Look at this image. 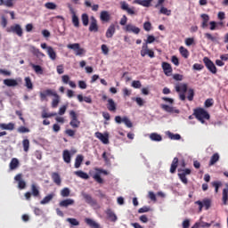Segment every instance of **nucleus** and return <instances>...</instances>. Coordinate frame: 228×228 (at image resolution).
<instances>
[{
    "instance_id": "obj_1",
    "label": "nucleus",
    "mask_w": 228,
    "mask_h": 228,
    "mask_svg": "<svg viewBox=\"0 0 228 228\" xmlns=\"http://www.w3.org/2000/svg\"><path fill=\"white\" fill-rule=\"evenodd\" d=\"M194 116L200 120V122H201V124H204V119L209 120V113L202 108L194 110Z\"/></svg>"
},
{
    "instance_id": "obj_2",
    "label": "nucleus",
    "mask_w": 228,
    "mask_h": 228,
    "mask_svg": "<svg viewBox=\"0 0 228 228\" xmlns=\"http://www.w3.org/2000/svg\"><path fill=\"white\" fill-rule=\"evenodd\" d=\"M5 31L7 33H13L17 35V37H21L24 35V30L22 29V26L20 24H13L11 27H7Z\"/></svg>"
},
{
    "instance_id": "obj_3",
    "label": "nucleus",
    "mask_w": 228,
    "mask_h": 228,
    "mask_svg": "<svg viewBox=\"0 0 228 228\" xmlns=\"http://www.w3.org/2000/svg\"><path fill=\"white\" fill-rule=\"evenodd\" d=\"M67 47L68 49L75 51L76 56H83V54L86 53V51L84 48H81V45H79L78 43L69 44Z\"/></svg>"
},
{
    "instance_id": "obj_4",
    "label": "nucleus",
    "mask_w": 228,
    "mask_h": 228,
    "mask_svg": "<svg viewBox=\"0 0 228 228\" xmlns=\"http://www.w3.org/2000/svg\"><path fill=\"white\" fill-rule=\"evenodd\" d=\"M69 117L71 118L70 122H69V126H71V127H73V129H77V127H79V126H81V121H79V118H77V113H76V111L74 110H70L69 111Z\"/></svg>"
},
{
    "instance_id": "obj_5",
    "label": "nucleus",
    "mask_w": 228,
    "mask_h": 228,
    "mask_svg": "<svg viewBox=\"0 0 228 228\" xmlns=\"http://www.w3.org/2000/svg\"><path fill=\"white\" fill-rule=\"evenodd\" d=\"M203 63L205 64V67L211 72V74H216L218 72V69H216V66L215 65V62L209 59V57H204L203 58Z\"/></svg>"
},
{
    "instance_id": "obj_6",
    "label": "nucleus",
    "mask_w": 228,
    "mask_h": 228,
    "mask_svg": "<svg viewBox=\"0 0 228 228\" xmlns=\"http://www.w3.org/2000/svg\"><path fill=\"white\" fill-rule=\"evenodd\" d=\"M178 177L183 184H188V178H186V175H190L191 174V169L190 168H185V169H178Z\"/></svg>"
},
{
    "instance_id": "obj_7",
    "label": "nucleus",
    "mask_w": 228,
    "mask_h": 228,
    "mask_svg": "<svg viewBox=\"0 0 228 228\" xmlns=\"http://www.w3.org/2000/svg\"><path fill=\"white\" fill-rule=\"evenodd\" d=\"M68 8L69 10V12L72 15L71 20L72 24L75 28H79V17L76 14V11L74 10V7H72V4H68Z\"/></svg>"
},
{
    "instance_id": "obj_8",
    "label": "nucleus",
    "mask_w": 228,
    "mask_h": 228,
    "mask_svg": "<svg viewBox=\"0 0 228 228\" xmlns=\"http://www.w3.org/2000/svg\"><path fill=\"white\" fill-rule=\"evenodd\" d=\"M97 172L98 173H95L93 175V179H94V181L98 183V184H104V179L101 177V174H103L104 175H108V171L104 169H97Z\"/></svg>"
},
{
    "instance_id": "obj_9",
    "label": "nucleus",
    "mask_w": 228,
    "mask_h": 228,
    "mask_svg": "<svg viewBox=\"0 0 228 228\" xmlns=\"http://www.w3.org/2000/svg\"><path fill=\"white\" fill-rule=\"evenodd\" d=\"M19 82L21 83L22 79L18 78V79H13V78H6L4 80V85H5V86H19Z\"/></svg>"
},
{
    "instance_id": "obj_10",
    "label": "nucleus",
    "mask_w": 228,
    "mask_h": 228,
    "mask_svg": "<svg viewBox=\"0 0 228 228\" xmlns=\"http://www.w3.org/2000/svg\"><path fill=\"white\" fill-rule=\"evenodd\" d=\"M196 204H198L200 211H202L204 207L206 209H209V208H211V200L205 199L203 201L198 200L196 201Z\"/></svg>"
},
{
    "instance_id": "obj_11",
    "label": "nucleus",
    "mask_w": 228,
    "mask_h": 228,
    "mask_svg": "<svg viewBox=\"0 0 228 228\" xmlns=\"http://www.w3.org/2000/svg\"><path fill=\"white\" fill-rule=\"evenodd\" d=\"M82 197L86 204H89V206H97V200H94V198H92V195L82 192Z\"/></svg>"
},
{
    "instance_id": "obj_12",
    "label": "nucleus",
    "mask_w": 228,
    "mask_h": 228,
    "mask_svg": "<svg viewBox=\"0 0 228 228\" xmlns=\"http://www.w3.org/2000/svg\"><path fill=\"white\" fill-rule=\"evenodd\" d=\"M89 31L91 33H97L99 31V25L97 24V20L95 17H91V23L89 25Z\"/></svg>"
},
{
    "instance_id": "obj_13",
    "label": "nucleus",
    "mask_w": 228,
    "mask_h": 228,
    "mask_svg": "<svg viewBox=\"0 0 228 228\" xmlns=\"http://www.w3.org/2000/svg\"><path fill=\"white\" fill-rule=\"evenodd\" d=\"M94 136H96L98 140H101V142L104 143V145H108V143H110V137L108 136V134H103L101 132H96L94 134Z\"/></svg>"
},
{
    "instance_id": "obj_14",
    "label": "nucleus",
    "mask_w": 228,
    "mask_h": 228,
    "mask_svg": "<svg viewBox=\"0 0 228 228\" xmlns=\"http://www.w3.org/2000/svg\"><path fill=\"white\" fill-rule=\"evenodd\" d=\"M14 181L18 183V188L20 190H24L26 188V181L22 180V174H18L14 177Z\"/></svg>"
},
{
    "instance_id": "obj_15",
    "label": "nucleus",
    "mask_w": 228,
    "mask_h": 228,
    "mask_svg": "<svg viewBox=\"0 0 228 228\" xmlns=\"http://www.w3.org/2000/svg\"><path fill=\"white\" fill-rule=\"evenodd\" d=\"M121 9H123L125 12H126V13H128V15H135L136 12H134V7L133 8H129V4H127V3L126 2H121Z\"/></svg>"
},
{
    "instance_id": "obj_16",
    "label": "nucleus",
    "mask_w": 228,
    "mask_h": 228,
    "mask_svg": "<svg viewBox=\"0 0 228 228\" xmlns=\"http://www.w3.org/2000/svg\"><path fill=\"white\" fill-rule=\"evenodd\" d=\"M107 110L111 111V113H115L117 111V103H115V101L111 98L107 101Z\"/></svg>"
},
{
    "instance_id": "obj_17",
    "label": "nucleus",
    "mask_w": 228,
    "mask_h": 228,
    "mask_svg": "<svg viewBox=\"0 0 228 228\" xmlns=\"http://www.w3.org/2000/svg\"><path fill=\"white\" fill-rule=\"evenodd\" d=\"M125 31L128 33H134V35H138L140 33V28L133 24H127L125 28Z\"/></svg>"
},
{
    "instance_id": "obj_18",
    "label": "nucleus",
    "mask_w": 228,
    "mask_h": 228,
    "mask_svg": "<svg viewBox=\"0 0 228 228\" xmlns=\"http://www.w3.org/2000/svg\"><path fill=\"white\" fill-rule=\"evenodd\" d=\"M76 201L73 199H66L59 202L60 208H69V206H74Z\"/></svg>"
},
{
    "instance_id": "obj_19",
    "label": "nucleus",
    "mask_w": 228,
    "mask_h": 228,
    "mask_svg": "<svg viewBox=\"0 0 228 228\" xmlns=\"http://www.w3.org/2000/svg\"><path fill=\"white\" fill-rule=\"evenodd\" d=\"M162 69L164 70L165 76H172V65L168 62H162Z\"/></svg>"
},
{
    "instance_id": "obj_20",
    "label": "nucleus",
    "mask_w": 228,
    "mask_h": 228,
    "mask_svg": "<svg viewBox=\"0 0 228 228\" xmlns=\"http://www.w3.org/2000/svg\"><path fill=\"white\" fill-rule=\"evenodd\" d=\"M100 20L102 22H110V20H111V15L108 11H102L100 13Z\"/></svg>"
},
{
    "instance_id": "obj_21",
    "label": "nucleus",
    "mask_w": 228,
    "mask_h": 228,
    "mask_svg": "<svg viewBox=\"0 0 228 228\" xmlns=\"http://www.w3.org/2000/svg\"><path fill=\"white\" fill-rule=\"evenodd\" d=\"M52 97H54L52 101V108H58V104H60V94L56 93V91H53V94H52Z\"/></svg>"
},
{
    "instance_id": "obj_22",
    "label": "nucleus",
    "mask_w": 228,
    "mask_h": 228,
    "mask_svg": "<svg viewBox=\"0 0 228 228\" xmlns=\"http://www.w3.org/2000/svg\"><path fill=\"white\" fill-rule=\"evenodd\" d=\"M54 93V90L53 89H46L44 92H41L39 94V97L41 101H45V99H47V97L52 96L53 94Z\"/></svg>"
},
{
    "instance_id": "obj_23",
    "label": "nucleus",
    "mask_w": 228,
    "mask_h": 228,
    "mask_svg": "<svg viewBox=\"0 0 228 228\" xmlns=\"http://www.w3.org/2000/svg\"><path fill=\"white\" fill-rule=\"evenodd\" d=\"M177 167H179V159L177 157H175L171 163V167L169 170L170 174H175V171L177 170Z\"/></svg>"
},
{
    "instance_id": "obj_24",
    "label": "nucleus",
    "mask_w": 228,
    "mask_h": 228,
    "mask_svg": "<svg viewBox=\"0 0 228 228\" xmlns=\"http://www.w3.org/2000/svg\"><path fill=\"white\" fill-rule=\"evenodd\" d=\"M115 31H116L115 24H110L105 34L106 38H113V36L115 35Z\"/></svg>"
},
{
    "instance_id": "obj_25",
    "label": "nucleus",
    "mask_w": 228,
    "mask_h": 228,
    "mask_svg": "<svg viewBox=\"0 0 228 228\" xmlns=\"http://www.w3.org/2000/svg\"><path fill=\"white\" fill-rule=\"evenodd\" d=\"M55 195L56 194H54V192L48 194L40 201V204H42L43 206L45 204H49L50 201L53 200V199H54Z\"/></svg>"
},
{
    "instance_id": "obj_26",
    "label": "nucleus",
    "mask_w": 228,
    "mask_h": 228,
    "mask_svg": "<svg viewBox=\"0 0 228 228\" xmlns=\"http://www.w3.org/2000/svg\"><path fill=\"white\" fill-rule=\"evenodd\" d=\"M62 158L65 163H70V161H72V156L70 155V151H69V150L63 151Z\"/></svg>"
},
{
    "instance_id": "obj_27",
    "label": "nucleus",
    "mask_w": 228,
    "mask_h": 228,
    "mask_svg": "<svg viewBox=\"0 0 228 228\" xmlns=\"http://www.w3.org/2000/svg\"><path fill=\"white\" fill-rule=\"evenodd\" d=\"M0 129H4L6 131H13L15 129V124H13V123H9V124L1 123L0 124Z\"/></svg>"
},
{
    "instance_id": "obj_28",
    "label": "nucleus",
    "mask_w": 228,
    "mask_h": 228,
    "mask_svg": "<svg viewBox=\"0 0 228 228\" xmlns=\"http://www.w3.org/2000/svg\"><path fill=\"white\" fill-rule=\"evenodd\" d=\"M85 222H86V224H88L89 227H91V228H101V224H99L97 222H95V221L93 220V219L86 218V219H85Z\"/></svg>"
},
{
    "instance_id": "obj_29",
    "label": "nucleus",
    "mask_w": 228,
    "mask_h": 228,
    "mask_svg": "<svg viewBox=\"0 0 228 228\" xmlns=\"http://www.w3.org/2000/svg\"><path fill=\"white\" fill-rule=\"evenodd\" d=\"M19 165H20L19 159H17V158L12 159V160L9 164L10 170H15V169L19 168Z\"/></svg>"
},
{
    "instance_id": "obj_30",
    "label": "nucleus",
    "mask_w": 228,
    "mask_h": 228,
    "mask_svg": "<svg viewBox=\"0 0 228 228\" xmlns=\"http://www.w3.org/2000/svg\"><path fill=\"white\" fill-rule=\"evenodd\" d=\"M176 92H182V94H186L188 92V85L187 84H180L175 86Z\"/></svg>"
},
{
    "instance_id": "obj_31",
    "label": "nucleus",
    "mask_w": 228,
    "mask_h": 228,
    "mask_svg": "<svg viewBox=\"0 0 228 228\" xmlns=\"http://www.w3.org/2000/svg\"><path fill=\"white\" fill-rule=\"evenodd\" d=\"M134 3H135V4L144 6L145 8H149V6H151V3H152V0H134Z\"/></svg>"
},
{
    "instance_id": "obj_32",
    "label": "nucleus",
    "mask_w": 228,
    "mask_h": 228,
    "mask_svg": "<svg viewBox=\"0 0 228 228\" xmlns=\"http://www.w3.org/2000/svg\"><path fill=\"white\" fill-rule=\"evenodd\" d=\"M225 189L223 190V198H222V201L224 206H227V202H228V183L225 184Z\"/></svg>"
},
{
    "instance_id": "obj_33",
    "label": "nucleus",
    "mask_w": 228,
    "mask_h": 228,
    "mask_svg": "<svg viewBox=\"0 0 228 228\" xmlns=\"http://www.w3.org/2000/svg\"><path fill=\"white\" fill-rule=\"evenodd\" d=\"M200 17L202 19L201 28L203 29H206V28L208 27V22H209V15L203 13L200 15Z\"/></svg>"
},
{
    "instance_id": "obj_34",
    "label": "nucleus",
    "mask_w": 228,
    "mask_h": 228,
    "mask_svg": "<svg viewBox=\"0 0 228 228\" xmlns=\"http://www.w3.org/2000/svg\"><path fill=\"white\" fill-rule=\"evenodd\" d=\"M52 179H53V183L55 184H57V186L61 185V177L60 176V175L58 173H53Z\"/></svg>"
},
{
    "instance_id": "obj_35",
    "label": "nucleus",
    "mask_w": 228,
    "mask_h": 228,
    "mask_svg": "<svg viewBox=\"0 0 228 228\" xmlns=\"http://www.w3.org/2000/svg\"><path fill=\"white\" fill-rule=\"evenodd\" d=\"M102 158L104 159L106 165H111L110 159H113V156L111 154H108L106 151H104Z\"/></svg>"
},
{
    "instance_id": "obj_36",
    "label": "nucleus",
    "mask_w": 228,
    "mask_h": 228,
    "mask_svg": "<svg viewBox=\"0 0 228 228\" xmlns=\"http://www.w3.org/2000/svg\"><path fill=\"white\" fill-rule=\"evenodd\" d=\"M220 160V155L218 153L213 154V156L210 158V161L208 163L209 167H213L217 161Z\"/></svg>"
},
{
    "instance_id": "obj_37",
    "label": "nucleus",
    "mask_w": 228,
    "mask_h": 228,
    "mask_svg": "<svg viewBox=\"0 0 228 228\" xmlns=\"http://www.w3.org/2000/svg\"><path fill=\"white\" fill-rule=\"evenodd\" d=\"M30 52L32 53V54H34L35 56H37V57L45 56V54H44V53L40 52V50L35 46H30Z\"/></svg>"
},
{
    "instance_id": "obj_38",
    "label": "nucleus",
    "mask_w": 228,
    "mask_h": 228,
    "mask_svg": "<svg viewBox=\"0 0 228 228\" xmlns=\"http://www.w3.org/2000/svg\"><path fill=\"white\" fill-rule=\"evenodd\" d=\"M31 192L33 197H40V190L35 183L31 184Z\"/></svg>"
},
{
    "instance_id": "obj_39",
    "label": "nucleus",
    "mask_w": 228,
    "mask_h": 228,
    "mask_svg": "<svg viewBox=\"0 0 228 228\" xmlns=\"http://www.w3.org/2000/svg\"><path fill=\"white\" fill-rule=\"evenodd\" d=\"M84 159H85V157H83V155H77L75 159V168H79Z\"/></svg>"
},
{
    "instance_id": "obj_40",
    "label": "nucleus",
    "mask_w": 228,
    "mask_h": 228,
    "mask_svg": "<svg viewBox=\"0 0 228 228\" xmlns=\"http://www.w3.org/2000/svg\"><path fill=\"white\" fill-rule=\"evenodd\" d=\"M47 54L51 58V60H56V52H54L53 46L47 47Z\"/></svg>"
},
{
    "instance_id": "obj_41",
    "label": "nucleus",
    "mask_w": 228,
    "mask_h": 228,
    "mask_svg": "<svg viewBox=\"0 0 228 228\" xmlns=\"http://www.w3.org/2000/svg\"><path fill=\"white\" fill-rule=\"evenodd\" d=\"M147 54H148V56L150 57V58H154L156 55L154 54V51H152L151 49H150V50H147L146 52L145 51H141V56L142 57V58H145V56H147Z\"/></svg>"
},
{
    "instance_id": "obj_42",
    "label": "nucleus",
    "mask_w": 228,
    "mask_h": 228,
    "mask_svg": "<svg viewBox=\"0 0 228 228\" xmlns=\"http://www.w3.org/2000/svg\"><path fill=\"white\" fill-rule=\"evenodd\" d=\"M106 215H107L108 218H110V220H111V222H117V215H115V213L113 211H111V209H108L106 211Z\"/></svg>"
},
{
    "instance_id": "obj_43",
    "label": "nucleus",
    "mask_w": 228,
    "mask_h": 228,
    "mask_svg": "<svg viewBox=\"0 0 228 228\" xmlns=\"http://www.w3.org/2000/svg\"><path fill=\"white\" fill-rule=\"evenodd\" d=\"M75 175L80 177V179H90V175L84 171H75Z\"/></svg>"
},
{
    "instance_id": "obj_44",
    "label": "nucleus",
    "mask_w": 228,
    "mask_h": 228,
    "mask_svg": "<svg viewBox=\"0 0 228 228\" xmlns=\"http://www.w3.org/2000/svg\"><path fill=\"white\" fill-rule=\"evenodd\" d=\"M30 66L32 67L33 70H35L36 74H44V69H42V66L33 63H30Z\"/></svg>"
},
{
    "instance_id": "obj_45",
    "label": "nucleus",
    "mask_w": 228,
    "mask_h": 228,
    "mask_svg": "<svg viewBox=\"0 0 228 228\" xmlns=\"http://www.w3.org/2000/svg\"><path fill=\"white\" fill-rule=\"evenodd\" d=\"M150 138L152 140V142H161V140H163V137L157 133L151 134Z\"/></svg>"
},
{
    "instance_id": "obj_46",
    "label": "nucleus",
    "mask_w": 228,
    "mask_h": 228,
    "mask_svg": "<svg viewBox=\"0 0 228 228\" xmlns=\"http://www.w3.org/2000/svg\"><path fill=\"white\" fill-rule=\"evenodd\" d=\"M179 52H180V54H182L183 58L187 59L188 56H190V52L188 51V49L184 48V46H181L179 48Z\"/></svg>"
},
{
    "instance_id": "obj_47",
    "label": "nucleus",
    "mask_w": 228,
    "mask_h": 228,
    "mask_svg": "<svg viewBox=\"0 0 228 228\" xmlns=\"http://www.w3.org/2000/svg\"><path fill=\"white\" fill-rule=\"evenodd\" d=\"M85 6H86L87 8H92L93 12H98L99 11V4L92 5V3H90V1H86L85 2Z\"/></svg>"
},
{
    "instance_id": "obj_48",
    "label": "nucleus",
    "mask_w": 228,
    "mask_h": 228,
    "mask_svg": "<svg viewBox=\"0 0 228 228\" xmlns=\"http://www.w3.org/2000/svg\"><path fill=\"white\" fill-rule=\"evenodd\" d=\"M81 20H82V23H83V26H88V23L90 22V19L88 17V14L86 13H83L81 15Z\"/></svg>"
},
{
    "instance_id": "obj_49",
    "label": "nucleus",
    "mask_w": 228,
    "mask_h": 228,
    "mask_svg": "<svg viewBox=\"0 0 228 228\" xmlns=\"http://www.w3.org/2000/svg\"><path fill=\"white\" fill-rule=\"evenodd\" d=\"M25 86L28 90H33V82H31V78L29 77H25Z\"/></svg>"
},
{
    "instance_id": "obj_50",
    "label": "nucleus",
    "mask_w": 228,
    "mask_h": 228,
    "mask_svg": "<svg viewBox=\"0 0 228 228\" xmlns=\"http://www.w3.org/2000/svg\"><path fill=\"white\" fill-rule=\"evenodd\" d=\"M212 186L215 188V192L218 193V190H220V187L222 186V182L220 181L212 182Z\"/></svg>"
},
{
    "instance_id": "obj_51",
    "label": "nucleus",
    "mask_w": 228,
    "mask_h": 228,
    "mask_svg": "<svg viewBox=\"0 0 228 228\" xmlns=\"http://www.w3.org/2000/svg\"><path fill=\"white\" fill-rule=\"evenodd\" d=\"M22 145H23L24 152H28L29 151V140L24 139L22 141Z\"/></svg>"
},
{
    "instance_id": "obj_52",
    "label": "nucleus",
    "mask_w": 228,
    "mask_h": 228,
    "mask_svg": "<svg viewBox=\"0 0 228 228\" xmlns=\"http://www.w3.org/2000/svg\"><path fill=\"white\" fill-rule=\"evenodd\" d=\"M215 104V100L213 98H208L205 101V108H211Z\"/></svg>"
},
{
    "instance_id": "obj_53",
    "label": "nucleus",
    "mask_w": 228,
    "mask_h": 228,
    "mask_svg": "<svg viewBox=\"0 0 228 228\" xmlns=\"http://www.w3.org/2000/svg\"><path fill=\"white\" fill-rule=\"evenodd\" d=\"M161 108L162 110H164V111H167V113H174V107H170L167 104H162Z\"/></svg>"
},
{
    "instance_id": "obj_54",
    "label": "nucleus",
    "mask_w": 228,
    "mask_h": 228,
    "mask_svg": "<svg viewBox=\"0 0 228 228\" xmlns=\"http://www.w3.org/2000/svg\"><path fill=\"white\" fill-rule=\"evenodd\" d=\"M122 122H124V124H125V126H126V127H133V123L131 122L129 118L123 117L122 118Z\"/></svg>"
},
{
    "instance_id": "obj_55",
    "label": "nucleus",
    "mask_w": 228,
    "mask_h": 228,
    "mask_svg": "<svg viewBox=\"0 0 228 228\" xmlns=\"http://www.w3.org/2000/svg\"><path fill=\"white\" fill-rule=\"evenodd\" d=\"M168 138H170V140H180L181 134H173L172 132H168Z\"/></svg>"
},
{
    "instance_id": "obj_56",
    "label": "nucleus",
    "mask_w": 228,
    "mask_h": 228,
    "mask_svg": "<svg viewBox=\"0 0 228 228\" xmlns=\"http://www.w3.org/2000/svg\"><path fill=\"white\" fill-rule=\"evenodd\" d=\"M45 8H47V10H56L57 5L56 4L53 3V2H48L45 4Z\"/></svg>"
},
{
    "instance_id": "obj_57",
    "label": "nucleus",
    "mask_w": 228,
    "mask_h": 228,
    "mask_svg": "<svg viewBox=\"0 0 228 228\" xmlns=\"http://www.w3.org/2000/svg\"><path fill=\"white\" fill-rule=\"evenodd\" d=\"M61 197H69L70 196V189L69 188H64L61 191Z\"/></svg>"
},
{
    "instance_id": "obj_58",
    "label": "nucleus",
    "mask_w": 228,
    "mask_h": 228,
    "mask_svg": "<svg viewBox=\"0 0 228 228\" xmlns=\"http://www.w3.org/2000/svg\"><path fill=\"white\" fill-rule=\"evenodd\" d=\"M66 221L69 222V224H70L71 225H74V226H77L79 225V221H77V219L76 218H67Z\"/></svg>"
},
{
    "instance_id": "obj_59",
    "label": "nucleus",
    "mask_w": 228,
    "mask_h": 228,
    "mask_svg": "<svg viewBox=\"0 0 228 228\" xmlns=\"http://www.w3.org/2000/svg\"><path fill=\"white\" fill-rule=\"evenodd\" d=\"M193 97H195V91L191 88L188 90L187 99L188 101H193Z\"/></svg>"
},
{
    "instance_id": "obj_60",
    "label": "nucleus",
    "mask_w": 228,
    "mask_h": 228,
    "mask_svg": "<svg viewBox=\"0 0 228 228\" xmlns=\"http://www.w3.org/2000/svg\"><path fill=\"white\" fill-rule=\"evenodd\" d=\"M159 13H162L163 15L170 16L172 15V11L167 9L166 7L160 8Z\"/></svg>"
},
{
    "instance_id": "obj_61",
    "label": "nucleus",
    "mask_w": 228,
    "mask_h": 228,
    "mask_svg": "<svg viewBox=\"0 0 228 228\" xmlns=\"http://www.w3.org/2000/svg\"><path fill=\"white\" fill-rule=\"evenodd\" d=\"M131 86H132L133 88H142V82H140V80H134V81L132 82Z\"/></svg>"
},
{
    "instance_id": "obj_62",
    "label": "nucleus",
    "mask_w": 228,
    "mask_h": 228,
    "mask_svg": "<svg viewBox=\"0 0 228 228\" xmlns=\"http://www.w3.org/2000/svg\"><path fill=\"white\" fill-rule=\"evenodd\" d=\"M143 29L145 31H151V29H152V24H151V21H146L143 23Z\"/></svg>"
},
{
    "instance_id": "obj_63",
    "label": "nucleus",
    "mask_w": 228,
    "mask_h": 228,
    "mask_svg": "<svg viewBox=\"0 0 228 228\" xmlns=\"http://www.w3.org/2000/svg\"><path fill=\"white\" fill-rule=\"evenodd\" d=\"M193 70H203L204 69V65L200 64V63H195L192 66Z\"/></svg>"
},
{
    "instance_id": "obj_64",
    "label": "nucleus",
    "mask_w": 228,
    "mask_h": 228,
    "mask_svg": "<svg viewBox=\"0 0 228 228\" xmlns=\"http://www.w3.org/2000/svg\"><path fill=\"white\" fill-rule=\"evenodd\" d=\"M205 38H207V40H210L211 42H216V38L210 33H205Z\"/></svg>"
}]
</instances>
